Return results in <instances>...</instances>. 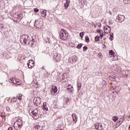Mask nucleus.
<instances>
[{
	"instance_id": "36",
	"label": "nucleus",
	"mask_w": 130,
	"mask_h": 130,
	"mask_svg": "<svg viewBox=\"0 0 130 130\" xmlns=\"http://www.w3.org/2000/svg\"><path fill=\"white\" fill-rule=\"evenodd\" d=\"M124 4H130V0H123Z\"/></svg>"
},
{
	"instance_id": "2",
	"label": "nucleus",
	"mask_w": 130,
	"mask_h": 130,
	"mask_svg": "<svg viewBox=\"0 0 130 130\" xmlns=\"http://www.w3.org/2000/svg\"><path fill=\"white\" fill-rule=\"evenodd\" d=\"M60 38L62 40H67L69 39V33L64 29L62 28L60 32Z\"/></svg>"
},
{
	"instance_id": "29",
	"label": "nucleus",
	"mask_w": 130,
	"mask_h": 130,
	"mask_svg": "<svg viewBox=\"0 0 130 130\" xmlns=\"http://www.w3.org/2000/svg\"><path fill=\"white\" fill-rule=\"evenodd\" d=\"M97 31H98V33H99V34H100V35L103 34V30H102L101 29H98Z\"/></svg>"
},
{
	"instance_id": "55",
	"label": "nucleus",
	"mask_w": 130,
	"mask_h": 130,
	"mask_svg": "<svg viewBox=\"0 0 130 130\" xmlns=\"http://www.w3.org/2000/svg\"><path fill=\"white\" fill-rule=\"evenodd\" d=\"M94 27H96V25H95Z\"/></svg>"
},
{
	"instance_id": "48",
	"label": "nucleus",
	"mask_w": 130,
	"mask_h": 130,
	"mask_svg": "<svg viewBox=\"0 0 130 130\" xmlns=\"http://www.w3.org/2000/svg\"><path fill=\"white\" fill-rule=\"evenodd\" d=\"M34 84H35L36 85H39V83L38 82H36V83H34Z\"/></svg>"
},
{
	"instance_id": "14",
	"label": "nucleus",
	"mask_w": 130,
	"mask_h": 130,
	"mask_svg": "<svg viewBox=\"0 0 130 130\" xmlns=\"http://www.w3.org/2000/svg\"><path fill=\"white\" fill-rule=\"evenodd\" d=\"M49 107V105H48V104H46V103H43V109L45 111H48V107Z\"/></svg>"
},
{
	"instance_id": "16",
	"label": "nucleus",
	"mask_w": 130,
	"mask_h": 130,
	"mask_svg": "<svg viewBox=\"0 0 130 130\" xmlns=\"http://www.w3.org/2000/svg\"><path fill=\"white\" fill-rule=\"evenodd\" d=\"M40 22L39 20H36L35 22V26L36 27V28H40V26L39 25Z\"/></svg>"
},
{
	"instance_id": "46",
	"label": "nucleus",
	"mask_w": 130,
	"mask_h": 130,
	"mask_svg": "<svg viewBox=\"0 0 130 130\" xmlns=\"http://www.w3.org/2000/svg\"><path fill=\"white\" fill-rule=\"evenodd\" d=\"M98 26L99 27H101V26H102V24H101V23H98Z\"/></svg>"
},
{
	"instance_id": "33",
	"label": "nucleus",
	"mask_w": 130,
	"mask_h": 130,
	"mask_svg": "<svg viewBox=\"0 0 130 130\" xmlns=\"http://www.w3.org/2000/svg\"><path fill=\"white\" fill-rule=\"evenodd\" d=\"M85 40L86 42H89L90 41V39H89V37L87 36L85 37Z\"/></svg>"
},
{
	"instance_id": "24",
	"label": "nucleus",
	"mask_w": 130,
	"mask_h": 130,
	"mask_svg": "<svg viewBox=\"0 0 130 130\" xmlns=\"http://www.w3.org/2000/svg\"><path fill=\"white\" fill-rule=\"evenodd\" d=\"M15 122H17V123L19 125H21V127L23 126V121L21 120H19L18 121H16Z\"/></svg>"
},
{
	"instance_id": "7",
	"label": "nucleus",
	"mask_w": 130,
	"mask_h": 130,
	"mask_svg": "<svg viewBox=\"0 0 130 130\" xmlns=\"http://www.w3.org/2000/svg\"><path fill=\"white\" fill-rule=\"evenodd\" d=\"M78 60V57L76 55H74L72 58L69 59V62H71V63H75L76 61Z\"/></svg>"
},
{
	"instance_id": "41",
	"label": "nucleus",
	"mask_w": 130,
	"mask_h": 130,
	"mask_svg": "<svg viewBox=\"0 0 130 130\" xmlns=\"http://www.w3.org/2000/svg\"><path fill=\"white\" fill-rule=\"evenodd\" d=\"M98 56L100 58H102V53H98Z\"/></svg>"
},
{
	"instance_id": "42",
	"label": "nucleus",
	"mask_w": 130,
	"mask_h": 130,
	"mask_svg": "<svg viewBox=\"0 0 130 130\" xmlns=\"http://www.w3.org/2000/svg\"><path fill=\"white\" fill-rule=\"evenodd\" d=\"M83 50L86 51V50H88V47L85 46L83 47Z\"/></svg>"
},
{
	"instance_id": "19",
	"label": "nucleus",
	"mask_w": 130,
	"mask_h": 130,
	"mask_svg": "<svg viewBox=\"0 0 130 130\" xmlns=\"http://www.w3.org/2000/svg\"><path fill=\"white\" fill-rule=\"evenodd\" d=\"M47 13V11L46 10H44L42 12V17H43L44 18H45V17H46V13Z\"/></svg>"
},
{
	"instance_id": "52",
	"label": "nucleus",
	"mask_w": 130,
	"mask_h": 130,
	"mask_svg": "<svg viewBox=\"0 0 130 130\" xmlns=\"http://www.w3.org/2000/svg\"><path fill=\"white\" fill-rule=\"evenodd\" d=\"M128 117V118H130V115H129Z\"/></svg>"
},
{
	"instance_id": "44",
	"label": "nucleus",
	"mask_w": 130,
	"mask_h": 130,
	"mask_svg": "<svg viewBox=\"0 0 130 130\" xmlns=\"http://www.w3.org/2000/svg\"><path fill=\"white\" fill-rule=\"evenodd\" d=\"M99 37L101 39L103 38V34H101Z\"/></svg>"
},
{
	"instance_id": "47",
	"label": "nucleus",
	"mask_w": 130,
	"mask_h": 130,
	"mask_svg": "<svg viewBox=\"0 0 130 130\" xmlns=\"http://www.w3.org/2000/svg\"><path fill=\"white\" fill-rule=\"evenodd\" d=\"M107 27H108V28H109L110 30H111V27L109 26V25H107Z\"/></svg>"
},
{
	"instance_id": "15",
	"label": "nucleus",
	"mask_w": 130,
	"mask_h": 130,
	"mask_svg": "<svg viewBox=\"0 0 130 130\" xmlns=\"http://www.w3.org/2000/svg\"><path fill=\"white\" fill-rule=\"evenodd\" d=\"M68 91L69 93H73V92H74V87L73 86H72V85H68Z\"/></svg>"
},
{
	"instance_id": "40",
	"label": "nucleus",
	"mask_w": 130,
	"mask_h": 130,
	"mask_svg": "<svg viewBox=\"0 0 130 130\" xmlns=\"http://www.w3.org/2000/svg\"><path fill=\"white\" fill-rule=\"evenodd\" d=\"M34 11L35 13H38L39 12V9H38V8H35Z\"/></svg>"
},
{
	"instance_id": "8",
	"label": "nucleus",
	"mask_w": 130,
	"mask_h": 130,
	"mask_svg": "<svg viewBox=\"0 0 130 130\" xmlns=\"http://www.w3.org/2000/svg\"><path fill=\"white\" fill-rule=\"evenodd\" d=\"M35 66V62L34 60L30 59L29 60V62L27 63V66L29 69H32Z\"/></svg>"
},
{
	"instance_id": "51",
	"label": "nucleus",
	"mask_w": 130,
	"mask_h": 130,
	"mask_svg": "<svg viewBox=\"0 0 130 130\" xmlns=\"http://www.w3.org/2000/svg\"><path fill=\"white\" fill-rule=\"evenodd\" d=\"M128 130H130V125H129V126L128 127Z\"/></svg>"
},
{
	"instance_id": "6",
	"label": "nucleus",
	"mask_w": 130,
	"mask_h": 130,
	"mask_svg": "<svg viewBox=\"0 0 130 130\" xmlns=\"http://www.w3.org/2000/svg\"><path fill=\"white\" fill-rule=\"evenodd\" d=\"M34 103L36 106H39L40 107V104H41V99L39 97H36L34 99Z\"/></svg>"
},
{
	"instance_id": "1",
	"label": "nucleus",
	"mask_w": 130,
	"mask_h": 130,
	"mask_svg": "<svg viewBox=\"0 0 130 130\" xmlns=\"http://www.w3.org/2000/svg\"><path fill=\"white\" fill-rule=\"evenodd\" d=\"M30 116L33 117L34 119H38L39 118V114H38V109H30L29 111Z\"/></svg>"
},
{
	"instance_id": "13",
	"label": "nucleus",
	"mask_w": 130,
	"mask_h": 130,
	"mask_svg": "<svg viewBox=\"0 0 130 130\" xmlns=\"http://www.w3.org/2000/svg\"><path fill=\"white\" fill-rule=\"evenodd\" d=\"M109 53L110 55H113V56H114V58H113V60H117V56H114V52L112 50H109Z\"/></svg>"
},
{
	"instance_id": "32",
	"label": "nucleus",
	"mask_w": 130,
	"mask_h": 130,
	"mask_svg": "<svg viewBox=\"0 0 130 130\" xmlns=\"http://www.w3.org/2000/svg\"><path fill=\"white\" fill-rule=\"evenodd\" d=\"M94 39H95V41H99V40H100V38L99 37V36H96L94 38Z\"/></svg>"
},
{
	"instance_id": "10",
	"label": "nucleus",
	"mask_w": 130,
	"mask_h": 130,
	"mask_svg": "<svg viewBox=\"0 0 130 130\" xmlns=\"http://www.w3.org/2000/svg\"><path fill=\"white\" fill-rule=\"evenodd\" d=\"M14 127L15 129L19 130L22 128L21 125L19 124L17 122H15L14 124Z\"/></svg>"
},
{
	"instance_id": "18",
	"label": "nucleus",
	"mask_w": 130,
	"mask_h": 130,
	"mask_svg": "<svg viewBox=\"0 0 130 130\" xmlns=\"http://www.w3.org/2000/svg\"><path fill=\"white\" fill-rule=\"evenodd\" d=\"M114 90H115L116 93H119V90H120V87L119 86H116L114 89Z\"/></svg>"
},
{
	"instance_id": "25",
	"label": "nucleus",
	"mask_w": 130,
	"mask_h": 130,
	"mask_svg": "<svg viewBox=\"0 0 130 130\" xmlns=\"http://www.w3.org/2000/svg\"><path fill=\"white\" fill-rule=\"evenodd\" d=\"M100 126V123H96L95 124V127L96 129H99Z\"/></svg>"
},
{
	"instance_id": "4",
	"label": "nucleus",
	"mask_w": 130,
	"mask_h": 130,
	"mask_svg": "<svg viewBox=\"0 0 130 130\" xmlns=\"http://www.w3.org/2000/svg\"><path fill=\"white\" fill-rule=\"evenodd\" d=\"M23 18V14L22 13H15L13 15V19L15 22H20Z\"/></svg>"
},
{
	"instance_id": "21",
	"label": "nucleus",
	"mask_w": 130,
	"mask_h": 130,
	"mask_svg": "<svg viewBox=\"0 0 130 130\" xmlns=\"http://www.w3.org/2000/svg\"><path fill=\"white\" fill-rule=\"evenodd\" d=\"M35 129L36 130H41V129H42V128L41 127V126H40V125H36L35 126Z\"/></svg>"
},
{
	"instance_id": "34",
	"label": "nucleus",
	"mask_w": 130,
	"mask_h": 130,
	"mask_svg": "<svg viewBox=\"0 0 130 130\" xmlns=\"http://www.w3.org/2000/svg\"><path fill=\"white\" fill-rule=\"evenodd\" d=\"M84 34H85V32H82L80 33V37H81V39H83Z\"/></svg>"
},
{
	"instance_id": "50",
	"label": "nucleus",
	"mask_w": 130,
	"mask_h": 130,
	"mask_svg": "<svg viewBox=\"0 0 130 130\" xmlns=\"http://www.w3.org/2000/svg\"><path fill=\"white\" fill-rule=\"evenodd\" d=\"M34 37H32V40H34Z\"/></svg>"
},
{
	"instance_id": "38",
	"label": "nucleus",
	"mask_w": 130,
	"mask_h": 130,
	"mask_svg": "<svg viewBox=\"0 0 130 130\" xmlns=\"http://www.w3.org/2000/svg\"><path fill=\"white\" fill-rule=\"evenodd\" d=\"M118 122L120 123V125L121 124V123H122V122H123V119H120L118 120Z\"/></svg>"
},
{
	"instance_id": "43",
	"label": "nucleus",
	"mask_w": 130,
	"mask_h": 130,
	"mask_svg": "<svg viewBox=\"0 0 130 130\" xmlns=\"http://www.w3.org/2000/svg\"><path fill=\"white\" fill-rule=\"evenodd\" d=\"M70 3H71V1L70 0H66V4H68V5H69Z\"/></svg>"
},
{
	"instance_id": "22",
	"label": "nucleus",
	"mask_w": 130,
	"mask_h": 130,
	"mask_svg": "<svg viewBox=\"0 0 130 130\" xmlns=\"http://www.w3.org/2000/svg\"><path fill=\"white\" fill-rule=\"evenodd\" d=\"M112 119L114 121H115V122H116V121H117L118 119V117L116 116H114L112 117Z\"/></svg>"
},
{
	"instance_id": "17",
	"label": "nucleus",
	"mask_w": 130,
	"mask_h": 130,
	"mask_svg": "<svg viewBox=\"0 0 130 130\" xmlns=\"http://www.w3.org/2000/svg\"><path fill=\"white\" fill-rule=\"evenodd\" d=\"M9 82H10V83H13V84H16V80L15 82V78L13 77H11L10 78V79L9 80Z\"/></svg>"
},
{
	"instance_id": "23",
	"label": "nucleus",
	"mask_w": 130,
	"mask_h": 130,
	"mask_svg": "<svg viewBox=\"0 0 130 130\" xmlns=\"http://www.w3.org/2000/svg\"><path fill=\"white\" fill-rule=\"evenodd\" d=\"M78 91H80V90H81V88H82V83L79 82L78 83Z\"/></svg>"
},
{
	"instance_id": "9",
	"label": "nucleus",
	"mask_w": 130,
	"mask_h": 130,
	"mask_svg": "<svg viewBox=\"0 0 130 130\" xmlns=\"http://www.w3.org/2000/svg\"><path fill=\"white\" fill-rule=\"evenodd\" d=\"M56 93H57V87H56L55 85H53L52 90L51 91V93L52 95H55Z\"/></svg>"
},
{
	"instance_id": "27",
	"label": "nucleus",
	"mask_w": 130,
	"mask_h": 130,
	"mask_svg": "<svg viewBox=\"0 0 130 130\" xmlns=\"http://www.w3.org/2000/svg\"><path fill=\"white\" fill-rule=\"evenodd\" d=\"M59 79L60 81L62 80H64V76L63 74H61L59 75Z\"/></svg>"
},
{
	"instance_id": "30",
	"label": "nucleus",
	"mask_w": 130,
	"mask_h": 130,
	"mask_svg": "<svg viewBox=\"0 0 130 130\" xmlns=\"http://www.w3.org/2000/svg\"><path fill=\"white\" fill-rule=\"evenodd\" d=\"M104 128H103V126L102 125V123L100 124V127L99 128V130H104Z\"/></svg>"
},
{
	"instance_id": "39",
	"label": "nucleus",
	"mask_w": 130,
	"mask_h": 130,
	"mask_svg": "<svg viewBox=\"0 0 130 130\" xmlns=\"http://www.w3.org/2000/svg\"><path fill=\"white\" fill-rule=\"evenodd\" d=\"M110 40H113V33H111L110 34Z\"/></svg>"
},
{
	"instance_id": "11",
	"label": "nucleus",
	"mask_w": 130,
	"mask_h": 130,
	"mask_svg": "<svg viewBox=\"0 0 130 130\" xmlns=\"http://www.w3.org/2000/svg\"><path fill=\"white\" fill-rule=\"evenodd\" d=\"M54 58L56 61H59L61 58V55H60V54L57 53L54 55Z\"/></svg>"
},
{
	"instance_id": "20",
	"label": "nucleus",
	"mask_w": 130,
	"mask_h": 130,
	"mask_svg": "<svg viewBox=\"0 0 130 130\" xmlns=\"http://www.w3.org/2000/svg\"><path fill=\"white\" fill-rule=\"evenodd\" d=\"M0 28L3 29H7V25L4 24H0Z\"/></svg>"
},
{
	"instance_id": "26",
	"label": "nucleus",
	"mask_w": 130,
	"mask_h": 130,
	"mask_svg": "<svg viewBox=\"0 0 130 130\" xmlns=\"http://www.w3.org/2000/svg\"><path fill=\"white\" fill-rule=\"evenodd\" d=\"M33 88H35V89H37L39 88L40 86L39 85H36L35 83H33Z\"/></svg>"
},
{
	"instance_id": "53",
	"label": "nucleus",
	"mask_w": 130,
	"mask_h": 130,
	"mask_svg": "<svg viewBox=\"0 0 130 130\" xmlns=\"http://www.w3.org/2000/svg\"><path fill=\"white\" fill-rule=\"evenodd\" d=\"M53 74H54V73H52V75H53Z\"/></svg>"
},
{
	"instance_id": "3",
	"label": "nucleus",
	"mask_w": 130,
	"mask_h": 130,
	"mask_svg": "<svg viewBox=\"0 0 130 130\" xmlns=\"http://www.w3.org/2000/svg\"><path fill=\"white\" fill-rule=\"evenodd\" d=\"M30 41V38L27 35H22L20 39V42L23 43L24 45L27 44V42Z\"/></svg>"
},
{
	"instance_id": "28",
	"label": "nucleus",
	"mask_w": 130,
	"mask_h": 130,
	"mask_svg": "<svg viewBox=\"0 0 130 130\" xmlns=\"http://www.w3.org/2000/svg\"><path fill=\"white\" fill-rule=\"evenodd\" d=\"M82 46H83V44H79L77 46V48H78V49H81Z\"/></svg>"
},
{
	"instance_id": "37",
	"label": "nucleus",
	"mask_w": 130,
	"mask_h": 130,
	"mask_svg": "<svg viewBox=\"0 0 130 130\" xmlns=\"http://www.w3.org/2000/svg\"><path fill=\"white\" fill-rule=\"evenodd\" d=\"M11 102H13V103H15L17 102V98H14V99H13L12 100H11Z\"/></svg>"
},
{
	"instance_id": "35",
	"label": "nucleus",
	"mask_w": 130,
	"mask_h": 130,
	"mask_svg": "<svg viewBox=\"0 0 130 130\" xmlns=\"http://www.w3.org/2000/svg\"><path fill=\"white\" fill-rule=\"evenodd\" d=\"M17 99H18V100H22V94H20L19 96H17Z\"/></svg>"
},
{
	"instance_id": "54",
	"label": "nucleus",
	"mask_w": 130,
	"mask_h": 130,
	"mask_svg": "<svg viewBox=\"0 0 130 130\" xmlns=\"http://www.w3.org/2000/svg\"><path fill=\"white\" fill-rule=\"evenodd\" d=\"M106 30H107V28H106Z\"/></svg>"
},
{
	"instance_id": "31",
	"label": "nucleus",
	"mask_w": 130,
	"mask_h": 130,
	"mask_svg": "<svg viewBox=\"0 0 130 130\" xmlns=\"http://www.w3.org/2000/svg\"><path fill=\"white\" fill-rule=\"evenodd\" d=\"M70 6V4H68V3H65L64 4V9H67L68 8H69V6Z\"/></svg>"
},
{
	"instance_id": "5",
	"label": "nucleus",
	"mask_w": 130,
	"mask_h": 130,
	"mask_svg": "<svg viewBox=\"0 0 130 130\" xmlns=\"http://www.w3.org/2000/svg\"><path fill=\"white\" fill-rule=\"evenodd\" d=\"M124 20H125L124 15H119L117 16L116 22H117V23H122Z\"/></svg>"
},
{
	"instance_id": "12",
	"label": "nucleus",
	"mask_w": 130,
	"mask_h": 130,
	"mask_svg": "<svg viewBox=\"0 0 130 130\" xmlns=\"http://www.w3.org/2000/svg\"><path fill=\"white\" fill-rule=\"evenodd\" d=\"M72 117L74 123H77V121H78V116L75 114H72Z\"/></svg>"
},
{
	"instance_id": "45",
	"label": "nucleus",
	"mask_w": 130,
	"mask_h": 130,
	"mask_svg": "<svg viewBox=\"0 0 130 130\" xmlns=\"http://www.w3.org/2000/svg\"><path fill=\"white\" fill-rule=\"evenodd\" d=\"M8 130H14V129L13 128V127H10L8 128Z\"/></svg>"
},
{
	"instance_id": "49",
	"label": "nucleus",
	"mask_w": 130,
	"mask_h": 130,
	"mask_svg": "<svg viewBox=\"0 0 130 130\" xmlns=\"http://www.w3.org/2000/svg\"><path fill=\"white\" fill-rule=\"evenodd\" d=\"M109 14H110V15H112V13H111V11H110V12H109Z\"/></svg>"
}]
</instances>
